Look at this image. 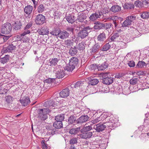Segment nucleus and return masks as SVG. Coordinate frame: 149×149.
Listing matches in <instances>:
<instances>
[{
    "instance_id": "31",
    "label": "nucleus",
    "mask_w": 149,
    "mask_h": 149,
    "mask_svg": "<svg viewBox=\"0 0 149 149\" xmlns=\"http://www.w3.org/2000/svg\"><path fill=\"white\" fill-rule=\"evenodd\" d=\"M61 32L60 29L59 28H56L50 32V33L53 36H59Z\"/></svg>"
},
{
    "instance_id": "29",
    "label": "nucleus",
    "mask_w": 149,
    "mask_h": 149,
    "mask_svg": "<svg viewBox=\"0 0 149 149\" xmlns=\"http://www.w3.org/2000/svg\"><path fill=\"white\" fill-rule=\"evenodd\" d=\"M80 127H78L76 128H72L70 129L69 131V133L71 134L75 135L80 131Z\"/></svg>"
},
{
    "instance_id": "7",
    "label": "nucleus",
    "mask_w": 149,
    "mask_h": 149,
    "mask_svg": "<svg viewBox=\"0 0 149 149\" xmlns=\"http://www.w3.org/2000/svg\"><path fill=\"white\" fill-rule=\"evenodd\" d=\"M101 45L98 43L95 44L90 49V53L92 55H94L99 53Z\"/></svg>"
},
{
    "instance_id": "5",
    "label": "nucleus",
    "mask_w": 149,
    "mask_h": 149,
    "mask_svg": "<svg viewBox=\"0 0 149 149\" xmlns=\"http://www.w3.org/2000/svg\"><path fill=\"white\" fill-rule=\"evenodd\" d=\"M136 16L134 15H129L126 18L125 20L121 24V26L123 27H128L132 24V22L136 19Z\"/></svg>"
},
{
    "instance_id": "57",
    "label": "nucleus",
    "mask_w": 149,
    "mask_h": 149,
    "mask_svg": "<svg viewBox=\"0 0 149 149\" xmlns=\"http://www.w3.org/2000/svg\"><path fill=\"white\" fill-rule=\"evenodd\" d=\"M0 37L2 38L4 42L6 41L10 37V36H5L0 34Z\"/></svg>"
},
{
    "instance_id": "26",
    "label": "nucleus",
    "mask_w": 149,
    "mask_h": 149,
    "mask_svg": "<svg viewBox=\"0 0 149 149\" xmlns=\"http://www.w3.org/2000/svg\"><path fill=\"white\" fill-rule=\"evenodd\" d=\"M77 119L76 117L74 115L70 116L68 118V123L69 124L77 123Z\"/></svg>"
},
{
    "instance_id": "63",
    "label": "nucleus",
    "mask_w": 149,
    "mask_h": 149,
    "mask_svg": "<svg viewBox=\"0 0 149 149\" xmlns=\"http://www.w3.org/2000/svg\"><path fill=\"white\" fill-rule=\"evenodd\" d=\"M50 131L49 132V133H50L52 135H54L55 134L56 130L55 128H52L50 129Z\"/></svg>"
},
{
    "instance_id": "25",
    "label": "nucleus",
    "mask_w": 149,
    "mask_h": 149,
    "mask_svg": "<svg viewBox=\"0 0 149 149\" xmlns=\"http://www.w3.org/2000/svg\"><path fill=\"white\" fill-rule=\"evenodd\" d=\"M88 83L89 84L94 86L97 84L99 81L98 79L93 77L89 78Z\"/></svg>"
},
{
    "instance_id": "51",
    "label": "nucleus",
    "mask_w": 149,
    "mask_h": 149,
    "mask_svg": "<svg viewBox=\"0 0 149 149\" xmlns=\"http://www.w3.org/2000/svg\"><path fill=\"white\" fill-rule=\"evenodd\" d=\"M134 4L135 6L140 8L143 7V3L139 1H136L135 2Z\"/></svg>"
},
{
    "instance_id": "23",
    "label": "nucleus",
    "mask_w": 149,
    "mask_h": 149,
    "mask_svg": "<svg viewBox=\"0 0 149 149\" xmlns=\"http://www.w3.org/2000/svg\"><path fill=\"white\" fill-rule=\"evenodd\" d=\"M110 10L114 13L119 12L121 10V7L118 5H113L111 8Z\"/></svg>"
},
{
    "instance_id": "4",
    "label": "nucleus",
    "mask_w": 149,
    "mask_h": 149,
    "mask_svg": "<svg viewBox=\"0 0 149 149\" xmlns=\"http://www.w3.org/2000/svg\"><path fill=\"white\" fill-rule=\"evenodd\" d=\"M77 11L76 10H74L72 13H67L65 18L68 23L72 24L76 20V16L77 15Z\"/></svg>"
},
{
    "instance_id": "17",
    "label": "nucleus",
    "mask_w": 149,
    "mask_h": 149,
    "mask_svg": "<svg viewBox=\"0 0 149 149\" xmlns=\"http://www.w3.org/2000/svg\"><path fill=\"white\" fill-rule=\"evenodd\" d=\"M60 95L63 98H65L68 96L70 94V90L67 88L63 89L62 91L60 93Z\"/></svg>"
},
{
    "instance_id": "2",
    "label": "nucleus",
    "mask_w": 149,
    "mask_h": 149,
    "mask_svg": "<svg viewBox=\"0 0 149 149\" xmlns=\"http://www.w3.org/2000/svg\"><path fill=\"white\" fill-rule=\"evenodd\" d=\"M92 28L89 26L84 27L82 29L80 30L78 33V36L81 39L86 38L88 35V32L92 29Z\"/></svg>"
},
{
    "instance_id": "22",
    "label": "nucleus",
    "mask_w": 149,
    "mask_h": 149,
    "mask_svg": "<svg viewBox=\"0 0 149 149\" xmlns=\"http://www.w3.org/2000/svg\"><path fill=\"white\" fill-rule=\"evenodd\" d=\"M113 79L110 77H107L103 78L102 79V82L105 84L109 85L113 83Z\"/></svg>"
},
{
    "instance_id": "52",
    "label": "nucleus",
    "mask_w": 149,
    "mask_h": 149,
    "mask_svg": "<svg viewBox=\"0 0 149 149\" xmlns=\"http://www.w3.org/2000/svg\"><path fill=\"white\" fill-rule=\"evenodd\" d=\"M89 68L91 69V70H94V71H95L97 70L98 71V65L96 64H94L90 65Z\"/></svg>"
},
{
    "instance_id": "21",
    "label": "nucleus",
    "mask_w": 149,
    "mask_h": 149,
    "mask_svg": "<svg viewBox=\"0 0 149 149\" xmlns=\"http://www.w3.org/2000/svg\"><path fill=\"white\" fill-rule=\"evenodd\" d=\"M69 63L75 68L79 63V60L77 58L72 57L70 60Z\"/></svg>"
},
{
    "instance_id": "48",
    "label": "nucleus",
    "mask_w": 149,
    "mask_h": 149,
    "mask_svg": "<svg viewBox=\"0 0 149 149\" xmlns=\"http://www.w3.org/2000/svg\"><path fill=\"white\" fill-rule=\"evenodd\" d=\"M85 45L84 42H81L78 45L77 48L80 51H83L85 49Z\"/></svg>"
},
{
    "instance_id": "11",
    "label": "nucleus",
    "mask_w": 149,
    "mask_h": 149,
    "mask_svg": "<svg viewBox=\"0 0 149 149\" xmlns=\"http://www.w3.org/2000/svg\"><path fill=\"white\" fill-rule=\"evenodd\" d=\"M105 125H104L103 122L97 124L94 127L95 129L97 132H102L105 129Z\"/></svg>"
},
{
    "instance_id": "46",
    "label": "nucleus",
    "mask_w": 149,
    "mask_h": 149,
    "mask_svg": "<svg viewBox=\"0 0 149 149\" xmlns=\"http://www.w3.org/2000/svg\"><path fill=\"white\" fill-rule=\"evenodd\" d=\"M111 47V45L109 43H106L100 49V50L102 51H107L109 50Z\"/></svg>"
},
{
    "instance_id": "35",
    "label": "nucleus",
    "mask_w": 149,
    "mask_h": 149,
    "mask_svg": "<svg viewBox=\"0 0 149 149\" xmlns=\"http://www.w3.org/2000/svg\"><path fill=\"white\" fill-rule=\"evenodd\" d=\"M120 38L121 36L118 33H114L113 36H111L110 39L111 41L114 40L118 41L120 39Z\"/></svg>"
},
{
    "instance_id": "12",
    "label": "nucleus",
    "mask_w": 149,
    "mask_h": 149,
    "mask_svg": "<svg viewBox=\"0 0 149 149\" xmlns=\"http://www.w3.org/2000/svg\"><path fill=\"white\" fill-rule=\"evenodd\" d=\"M89 118L87 115L82 116L77 119V124H81L82 123L87 121Z\"/></svg>"
},
{
    "instance_id": "3",
    "label": "nucleus",
    "mask_w": 149,
    "mask_h": 149,
    "mask_svg": "<svg viewBox=\"0 0 149 149\" xmlns=\"http://www.w3.org/2000/svg\"><path fill=\"white\" fill-rule=\"evenodd\" d=\"M12 30V26L9 22H6L3 24L1 27V33L5 34H8L10 33Z\"/></svg>"
},
{
    "instance_id": "55",
    "label": "nucleus",
    "mask_w": 149,
    "mask_h": 149,
    "mask_svg": "<svg viewBox=\"0 0 149 149\" xmlns=\"http://www.w3.org/2000/svg\"><path fill=\"white\" fill-rule=\"evenodd\" d=\"M127 64L130 67H134L135 65V62L132 60L128 61H127Z\"/></svg>"
},
{
    "instance_id": "9",
    "label": "nucleus",
    "mask_w": 149,
    "mask_h": 149,
    "mask_svg": "<svg viewBox=\"0 0 149 149\" xmlns=\"http://www.w3.org/2000/svg\"><path fill=\"white\" fill-rule=\"evenodd\" d=\"M77 18L76 19V21L82 22L87 18V16L86 14L84 13H78L77 11Z\"/></svg>"
},
{
    "instance_id": "40",
    "label": "nucleus",
    "mask_w": 149,
    "mask_h": 149,
    "mask_svg": "<svg viewBox=\"0 0 149 149\" xmlns=\"http://www.w3.org/2000/svg\"><path fill=\"white\" fill-rule=\"evenodd\" d=\"M73 43L72 41L70 40H67L64 41L65 46L68 48H70Z\"/></svg>"
},
{
    "instance_id": "59",
    "label": "nucleus",
    "mask_w": 149,
    "mask_h": 149,
    "mask_svg": "<svg viewBox=\"0 0 149 149\" xmlns=\"http://www.w3.org/2000/svg\"><path fill=\"white\" fill-rule=\"evenodd\" d=\"M83 84L84 83L83 81H77L75 84L74 87L75 88L79 87L81 86H82Z\"/></svg>"
},
{
    "instance_id": "39",
    "label": "nucleus",
    "mask_w": 149,
    "mask_h": 149,
    "mask_svg": "<svg viewBox=\"0 0 149 149\" xmlns=\"http://www.w3.org/2000/svg\"><path fill=\"white\" fill-rule=\"evenodd\" d=\"M9 58V55H5L4 57L0 58V62L1 63L5 64L8 61Z\"/></svg>"
},
{
    "instance_id": "8",
    "label": "nucleus",
    "mask_w": 149,
    "mask_h": 149,
    "mask_svg": "<svg viewBox=\"0 0 149 149\" xmlns=\"http://www.w3.org/2000/svg\"><path fill=\"white\" fill-rule=\"evenodd\" d=\"M33 24L31 22L29 23L24 28V31L21 34L22 37L24 36L31 32V31L29 29L32 26Z\"/></svg>"
},
{
    "instance_id": "38",
    "label": "nucleus",
    "mask_w": 149,
    "mask_h": 149,
    "mask_svg": "<svg viewBox=\"0 0 149 149\" xmlns=\"http://www.w3.org/2000/svg\"><path fill=\"white\" fill-rule=\"evenodd\" d=\"M59 60L57 58H55L50 59L49 60V63L50 66H55L57 64Z\"/></svg>"
},
{
    "instance_id": "61",
    "label": "nucleus",
    "mask_w": 149,
    "mask_h": 149,
    "mask_svg": "<svg viewBox=\"0 0 149 149\" xmlns=\"http://www.w3.org/2000/svg\"><path fill=\"white\" fill-rule=\"evenodd\" d=\"M124 75V74L122 73H118L116 74L115 77L116 78L119 79L121 78Z\"/></svg>"
},
{
    "instance_id": "43",
    "label": "nucleus",
    "mask_w": 149,
    "mask_h": 149,
    "mask_svg": "<svg viewBox=\"0 0 149 149\" xmlns=\"http://www.w3.org/2000/svg\"><path fill=\"white\" fill-rule=\"evenodd\" d=\"M65 118V115L64 114H61L55 117V120L56 121H61L62 122Z\"/></svg>"
},
{
    "instance_id": "44",
    "label": "nucleus",
    "mask_w": 149,
    "mask_h": 149,
    "mask_svg": "<svg viewBox=\"0 0 149 149\" xmlns=\"http://www.w3.org/2000/svg\"><path fill=\"white\" fill-rule=\"evenodd\" d=\"M106 120H109L110 123H112L113 125L114 126L116 122L117 121L116 119L114 117H108L107 116V118L106 119Z\"/></svg>"
},
{
    "instance_id": "49",
    "label": "nucleus",
    "mask_w": 149,
    "mask_h": 149,
    "mask_svg": "<svg viewBox=\"0 0 149 149\" xmlns=\"http://www.w3.org/2000/svg\"><path fill=\"white\" fill-rule=\"evenodd\" d=\"M145 66H146V64L144 62L142 61H139L136 65V68H142Z\"/></svg>"
},
{
    "instance_id": "16",
    "label": "nucleus",
    "mask_w": 149,
    "mask_h": 149,
    "mask_svg": "<svg viewBox=\"0 0 149 149\" xmlns=\"http://www.w3.org/2000/svg\"><path fill=\"white\" fill-rule=\"evenodd\" d=\"M55 72V76L57 78L60 79L63 77L65 76L64 71L63 70L58 69L57 71L54 70Z\"/></svg>"
},
{
    "instance_id": "42",
    "label": "nucleus",
    "mask_w": 149,
    "mask_h": 149,
    "mask_svg": "<svg viewBox=\"0 0 149 149\" xmlns=\"http://www.w3.org/2000/svg\"><path fill=\"white\" fill-rule=\"evenodd\" d=\"M140 16L143 19H148L149 18V12L147 11L141 12Z\"/></svg>"
},
{
    "instance_id": "13",
    "label": "nucleus",
    "mask_w": 149,
    "mask_h": 149,
    "mask_svg": "<svg viewBox=\"0 0 149 149\" xmlns=\"http://www.w3.org/2000/svg\"><path fill=\"white\" fill-rule=\"evenodd\" d=\"M102 15V13L101 12H96L95 13H93L90 17L89 19L92 21L96 20L98 18H100Z\"/></svg>"
},
{
    "instance_id": "28",
    "label": "nucleus",
    "mask_w": 149,
    "mask_h": 149,
    "mask_svg": "<svg viewBox=\"0 0 149 149\" xmlns=\"http://www.w3.org/2000/svg\"><path fill=\"white\" fill-rule=\"evenodd\" d=\"M123 7L124 9L131 10L134 8V5L131 3H125L124 5H123Z\"/></svg>"
},
{
    "instance_id": "58",
    "label": "nucleus",
    "mask_w": 149,
    "mask_h": 149,
    "mask_svg": "<svg viewBox=\"0 0 149 149\" xmlns=\"http://www.w3.org/2000/svg\"><path fill=\"white\" fill-rule=\"evenodd\" d=\"M5 98L8 103H10L13 101V97L10 95L6 96Z\"/></svg>"
},
{
    "instance_id": "27",
    "label": "nucleus",
    "mask_w": 149,
    "mask_h": 149,
    "mask_svg": "<svg viewBox=\"0 0 149 149\" xmlns=\"http://www.w3.org/2000/svg\"><path fill=\"white\" fill-rule=\"evenodd\" d=\"M54 127L56 129H58L63 127L62 122L61 121H56L53 123Z\"/></svg>"
},
{
    "instance_id": "37",
    "label": "nucleus",
    "mask_w": 149,
    "mask_h": 149,
    "mask_svg": "<svg viewBox=\"0 0 149 149\" xmlns=\"http://www.w3.org/2000/svg\"><path fill=\"white\" fill-rule=\"evenodd\" d=\"M108 66V64L106 62L101 65H98V71L103 70L107 68Z\"/></svg>"
},
{
    "instance_id": "53",
    "label": "nucleus",
    "mask_w": 149,
    "mask_h": 149,
    "mask_svg": "<svg viewBox=\"0 0 149 149\" xmlns=\"http://www.w3.org/2000/svg\"><path fill=\"white\" fill-rule=\"evenodd\" d=\"M69 33V35L71 33L73 34L74 32V28L73 27H68L66 29V30Z\"/></svg>"
},
{
    "instance_id": "6",
    "label": "nucleus",
    "mask_w": 149,
    "mask_h": 149,
    "mask_svg": "<svg viewBox=\"0 0 149 149\" xmlns=\"http://www.w3.org/2000/svg\"><path fill=\"white\" fill-rule=\"evenodd\" d=\"M45 18L42 14H39L36 16L35 22L36 24L40 25L43 24L45 22Z\"/></svg>"
},
{
    "instance_id": "1",
    "label": "nucleus",
    "mask_w": 149,
    "mask_h": 149,
    "mask_svg": "<svg viewBox=\"0 0 149 149\" xmlns=\"http://www.w3.org/2000/svg\"><path fill=\"white\" fill-rule=\"evenodd\" d=\"M54 102L52 100H49L45 102L43 106L47 108L39 109L38 110L39 116L43 120L46 119L47 114L49 113V108H52L54 107Z\"/></svg>"
},
{
    "instance_id": "54",
    "label": "nucleus",
    "mask_w": 149,
    "mask_h": 149,
    "mask_svg": "<svg viewBox=\"0 0 149 149\" xmlns=\"http://www.w3.org/2000/svg\"><path fill=\"white\" fill-rule=\"evenodd\" d=\"M139 32L136 29L134 28L133 30L132 31V35L133 36H135V37H137L139 35Z\"/></svg>"
},
{
    "instance_id": "62",
    "label": "nucleus",
    "mask_w": 149,
    "mask_h": 149,
    "mask_svg": "<svg viewBox=\"0 0 149 149\" xmlns=\"http://www.w3.org/2000/svg\"><path fill=\"white\" fill-rule=\"evenodd\" d=\"M115 91H116L117 92L120 93L122 92V88L121 87L118 86L116 88Z\"/></svg>"
},
{
    "instance_id": "24",
    "label": "nucleus",
    "mask_w": 149,
    "mask_h": 149,
    "mask_svg": "<svg viewBox=\"0 0 149 149\" xmlns=\"http://www.w3.org/2000/svg\"><path fill=\"white\" fill-rule=\"evenodd\" d=\"M33 7L30 5L26 6L24 9V12L28 15H29L32 13Z\"/></svg>"
},
{
    "instance_id": "10",
    "label": "nucleus",
    "mask_w": 149,
    "mask_h": 149,
    "mask_svg": "<svg viewBox=\"0 0 149 149\" xmlns=\"http://www.w3.org/2000/svg\"><path fill=\"white\" fill-rule=\"evenodd\" d=\"M93 132L90 131H86L80 134V137L82 139H87L92 137Z\"/></svg>"
},
{
    "instance_id": "14",
    "label": "nucleus",
    "mask_w": 149,
    "mask_h": 149,
    "mask_svg": "<svg viewBox=\"0 0 149 149\" xmlns=\"http://www.w3.org/2000/svg\"><path fill=\"white\" fill-rule=\"evenodd\" d=\"M20 101L21 103L24 106H27L30 102L29 98L27 96L22 97Z\"/></svg>"
},
{
    "instance_id": "45",
    "label": "nucleus",
    "mask_w": 149,
    "mask_h": 149,
    "mask_svg": "<svg viewBox=\"0 0 149 149\" xmlns=\"http://www.w3.org/2000/svg\"><path fill=\"white\" fill-rule=\"evenodd\" d=\"M45 7L43 4H40L38 7L37 11L39 13H41L44 11Z\"/></svg>"
},
{
    "instance_id": "19",
    "label": "nucleus",
    "mask_w": 149,
    "mask_h": 149,
    "mask_svg": "<svg viewBox=\"0 0 149 149\" xmlns=\"http://www.w3.org/2000/svg\"><path fill=\"white\" fill-rule=\"evenodd\" d=\"M38 32L39 35H43L48 34L49 31L47 27H43L39 29Z\"/></svg>"
},
{
    "instance_id": "47",
    "label": "nucleus",
    "mask_w": 149,
    "mask_h": 149,
    "mask_svg": "<svg viewBox=\"0 0 149 149\" xmlns=\"http://www.w3.org/2000/svg\"><path fill=\"white\" fill-rule=\"evenodd\" d=\"M103 28L107 30L111 27H113V26L111 23H103Z\"/></svg>"
},
{
    "instance_id": "50",
    "label": "nucleus",
    "mask_w": 149,
    "mask_h": 149,
    "mask_svg": "<svg viewBox=\"0 0 149 149\" xmlns=\"http://www.w3.org/2000/svg\"><path fill=\"white\" fill-rule=\"evenodd\" d=\"M78 139L77 137H73L69 141V144L74 145L77 144V143Z\"/></svg>"
},
{
    "instance_id": "33",
    "label": "nucleus",
    "mask_w": 149,
    "mask_h": 149,
    "mask_svg": "<svg viewBox=\"0 0 149 149\" xmlns=\"http://www.w3.org/2000/svg\"><path fill=\"white\" fill-rule=\"evenodd\" d=\"M69 50V53L71 56H74L75 55L77 52V47L75 46L74 47H71Z\"/></svg>"
},
{
    "instance_id": "60",
    "label": "nucleus",
    "mask_w": 149,
    "mask_h": 149,
    "mask_svg": "<svg viewBox=\"0 0 149 149\" xmlns=\"http://www.w3.org/2000/svg\"><path fill=\"white\" fill-rule=\"evenodd\" d=\"M113 22L114 24V27L116 29L122 27L121 25L120 24H118L116 20H113Z\"/></svg>"
},
{
    "instance_id": "36",
    "label": "nucleus",
    "mask_w": 149,
    "mask_h": 149,
    "mask_svg": "<svg viewBox=\"0 0 149 149\" xmlns=\"http://www.w3.org/2000/svg\"><path fill=\"white\" fill-rule=\"evenodd\" d=\"M16 47L13 44L9 45L4 50L6 52H12L15 49Z\"/></svg>"
},
{
    "instance_id": "32",
    "label": "nucleus",
    "mask_w": 149,
    "mask_h": 149,
    "mask_svg": "<svg viewBox=\"0 0 149 149\" xmlns=\"http://www.w3.org/2000/svg\"><path fill=\"white\" fill-rule=\"evenodd\" d=\"M104 125H105V128H109L111 129H114V126L113 125V123H110L109 120H105L103 122Z\"/></svg>"
},
{
    "instance_id": "20",
    "label": "nucleus",
    "mask_w": 149,
    "mask_h": 149,
    "mask_svg": "<svg viewBox=\"0 0 149 149\" xmlns=\"http://www.w3.org/2000/svg\"><path fill=\"white\" fill-rule=\"evenodd\" d=\"M69 36V33L65 30L61 31L59 38L61 39H64L68 38Z\"/></svg>"
},
{
    "instance_id": "18",
    "label": "nucleus",
    "mask_w": 149,
    "mask_h": 149,
    "mask_svg": "<svg viewBox=\"0 0 149 149\" xmlns=\"http://www.w3.org/2000/svg\"><path fill=\"white\" fill-rule=\"evenodd\" d=\"M97 114L98 115V116H100L99 117H97L98 118V119H100V121H105L106 120V119L107 118V113H103L101 114V113L100 112H99L98 113V112H96L94 114L95 115L97 116Z\"/></svg>"
},
{
    "instance_id": "34",
    "label": "nucleus",
    "mask_w": 149,
    "mask_h": 149,
    "mask_svg": "<svg viewBox=\"0 0 149 149\" xmlns=\"http://www.w3.org/2000/svg\"><path fill=\"white\" fill-rule=\"evenodd\" d=\"M22 24L21 22L20 21H17L15 22L14 29L15 31L20 30L22 27Z\"/></svg>"
},
{
    "instance_id": "64",
    "label": "nucleus",
    "mask_w": 149,
    "mask_h": 149,
    "mask_svg": "<svg viewBox=\"0 0 149 149\" xmlns=\"http://www.w3.org/2000/svg\"><path fill=\"white\" fill-rule=\"evenodd\" d=\"M100 121V119H98V117L94 120H92L91 122L93 124H95Z\"/></svg>"
},
{
    "instance_id": "56",
    "label": "nucleus",
    "mask_w": 149,
    "mask_h": 149,
    "mask_svg": "<svg viewBox=\"0 0 149 149\" xmlns=\"http://www.w3.org/2000/svg\"><path fill=\"white\" fill-rule=\"evenodd\" d=\"M138 80L137 78H133L130 80V84H131L134 85L137 83V81Z\"/></svg>"
},
{
    "instance_id": "30",
    "label": "nucleus",
    "mask_w": 149,
    "mask_h": 149,
    "mask_svg": "<svg viewBox=\"0 0 149 149\" xmlns=\"http://www.w3.org/2000/svg\"><path fill=\"white\" fill-rule=\"evenodd\" d=\"M103 23L99 22L95 23L93 28L95 30H100L103 29Z\"/></svg>"
},
{
    "instance_id": "41",
    "label": "nucleus",
    "mask_w": 149,
    "mask_h": 149,
    "mask_svg": "<svg viewBox=\"0 0 149 149\" xmlns=\"http://www.w3.org/2000/svg\"><path fill=\"white\" fill-rule=\"evenodd\" d=\"M75 68L74 66L69 63L68 64H67L65 68V70L69 72H72Z\"/></svg>"
},
{
    "instance_id": "15",
    "label": "nucleus",
    "mask_w": 149,
    "mask_h": 149,
    "mask_svg": "<svg viewBox=\"0 0 149 149\" xmlns=\"http://www.w3.org/2000/svg\"><path fill=\"white\" fill-rule=\"evenodd\" d=\"M107 32L104 30L97 37V40L100 42H104L106 40V36L105 33Z\"/></svg>"
}]
</instances>
